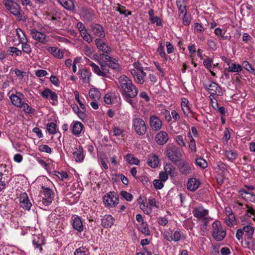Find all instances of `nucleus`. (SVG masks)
Wrapping results in <instances>:
<instances>
[{
	"label": "nucleus",
	"mask_w": 255,
	"mask_h": 255,
	"mask_svg": "<svg viewBox=\"0 0 255 255\" xmlns=\"http://www.w3.org/2000/svg\"><path fill=\"white\" fill-rule=\"evenodd\" d=\"M244 199L249 200L250 201H254L255 200V195L253 193H248L246 194V196H244Z\"/></svg>",
	"instance_id": "obj_62"
},
{
	"label": "nucleus",
	"mask_w": 255,
	"mask_h": 255,
	"mask_svg": "<svg viewBox=\"0 0 255 255\" xmlns=\"http://www.w3.org/2000/svg\"><path fill=\"white\" fill-rule=\"evenodd\" d=\"M103 202L106 207L111 208L116 207L119 203L118 194L115 192H110L103 196Z\"/></svg>",
	"instance_id": "obj_5"
},
{
	"label": "nucleus",
	"mask_w": 255,
	"mask_h": 255,
	"mask_svg": "<svg viewBox=\"0 0 255 255\" xmlns=\"http://www.w3.org/2000/svg\"><path fill=\"white\" fill-rule=\"evenodd\" d=\"M95 44L97 48L101 51L106 53L110 54L112 49L104 41L102 40V38H97L95 40Z\"/></svg>",
	"instance_id": "obj_14"
},
{
	"label": "nucleus",
	"mask_w": 255,
	"mask_h": 255,
	"mask_svg": "<svg viewBox=\"0 0 255 255\" xmlns=\"http://www.w3.org/2000/svg\"><path fill=\"white\" fill-rule=\"evenodd\" d=\"M207 44L209 47L213 50H215L217 49V45L216 42L213 40L209 39L208 40Z\"/></svg>",
	"instance_id": "obj_64"
},
{
	"label": "nucleus",
	"mask_w": 255,
	"mask_h": 255,
	"mask_svg": "<svg viewBox=\"0 0 255 255\" xmlns=\"http://www.w3.org/2000/svg\"><path fill=\"white\" fill-rule=\"evenodd\" d=\"M118 7L117 8V10L118 11L120 14H124L126 17L128 16L131 14V11L126 9V7L124 6L118 4Z\"/></svg>",
	"instance_id": "obj_40"
},
{
	"label": "nucleus",
	"mask_w": 255,
	"mask_h": 255,
	"mask_svg": "<svg viewBox=\"0 0 255 255\" xmlns=\"http://www.w3.org/2000/svg\"><path fill=\"white\" fill-rule=\"evenodd\" d=\"M88 61L89 62V65L92 68L93 71L96 74L103 77H108V74L110 72L109 69L107 68V64H105V62H102V61L100 60H98V63L100 66V67H99L89 60H88Z\"/></svg>",
	"instance_id": "obj_4"
},
{
	"label": "nucleus",
	"mask_w": 255,
	"mask_h": 255,
	"mask_svg": "<svg viewBox=\"0 0 255 255\" xmlns=\"http://www.w3.org/2000/svg\"><path fill=\"white\" fill-rule=\"evenodd\" d=\"M42 188L43 190L45 198L53 200L54 194L52 189L44 186H42Z\"/></svg>",
	"instance_id": "obj_35"
},
{
	"label": "nucleus",
	"mask_w": 255,
	"mask_h": 255,
	"mask_svg": "<svg viewBox=\"0 0 255 255\" xmlns=\"http://www.w3.org/2000/svg\"><path fill=\"white\" fill-rule=\"evenodd\" d=\"M193 214L196 218L203 219L207 215H208V211L203 209L202 207H199L193 210Z\"/></svg>",
	"instance_id": "obj_23"
},
{
	"label": "nucleus",
	"mask_w": 255,
	"mask_h": 255,
	"mask_svg": "<svg viewBox=\"0 0 255 255\" xmlns=\"http://www.w3.org/2000/svg\"><path fill=\"white\" fill-rule=\"evenodd\" d=\"M41 95L45 99H49L50 103L54 105L58 101L57 94L50 89L46 88L41 93Z\"/></svg>",
	"instance_id": "obj_8"
},
{
	"label": "nucleus",
	"mask_w": 255,
	"mask_h": 255,
	"mask_svg": "<svg viewBox=\"0 0 255 255\" xmlns=\"http://www.w3.org/2000/svg\"><path fill=\"white\" fill-rule=\"evenodd\" d=\"M47 129L50 134H54L56 133V125L53 122L49 123L47 125Z\"/></svg>",
	"instance_id": "obj_44"
},
{
	"label": "nucleus",
	"mask_w": 255,
	"mask_h": 255,
	"mask_svg": "<svg viewBox=\"0 0 255 255\" xmlns=\"http://www.w3.org/2000/svg\"><path fill=\"white\" fill-rule=\"evenodd\" d=\"M53 175L58 177L60 179L63 180L64 179L67 178L68 177V174L66 172H58L54 171Z\"/></svg>",
	"instance_id": "obj_50"
},
{
	"label": "nucleus",
	"mask_w": 255,
	"mask_h": 255,
	"mask_svg": "<svg viewBox=\"0 0 255 255\" xmlns=\"http://www.w3.org/2000/svg\"><path fill=\"white\" fill-rule=\"evenodd\" d=\"M180 172L185 175L189 174L191 171V166L186 161H181L178 166Z\"/></svg>",
	"instance_id": "obj_18"
},
{
	"label": "nucleus",
	"mask_w": 255,
	"mask_h": 255,
	"mask_svg": "<svg viewBox=\"0 0 255 255\" xmlns=\"http://www.w3.org/2000/svg\"><path fill=\"white\" fill-rule=\"evenodd\" d=\"M32 244L35 249L39 248L40 252L42 251V246L44 244L43 239L37 236L33 237Z\"/></svg>",
	"instance_id": "obj_29"
},
{
	"label": "nucleus",
	"mask_w": 255,
	"mask_h": 255,
	"mask_svg": "<svg viewBox=\"0 0 255 255\" xmlns=\"http://www.w3.org/2000/svg\"><path fill=\"white\" fill-rule=\"evenodd\" d=\"M168 139V134L165 131H161L159 132L155 137L156 142L160 145H162L166 143Z\"/></svg>",
	"instance_id": "obj_15"
},
{
	"label": "nucleus",
	"mask_w": 255,
	"mask_h": 255,
	"mask_svg": "<svg viewBox=\"0 0 255 255\" xmlns=\"http://www.w3.org/2000/svg\"><path fill=\"white\" fill-rule=\"evenodd\" d=\"M162 182L160 180H154L153 183L154 188L156 189H161L163 187V184Z\"/></svg>",
	"instance_id": "obj_56"
},
{
	"label": "nucleus",
	"mask_w": 255,
	"mask_h": 255,
	"mask_svg": "<svg viewBox=\"0 0 255 255\" xmlns=\"http://www.w3.org/2000/svg\"><path fill=\"white\" fill-rule=\"evenodd\" d=\"M21 97H23V95L19 92H16V95L12 94L9 96V99L14 106L17 107H20L22 105V99Z\"/></svg>",
	"instance_id": "obj_19"
},
{
	"label": "nucleus",
	"mask_w": 255,
	"mask_h": 255,
	"mask_svg": "<svg viewBox=\"0 0 255 255\" xmlns=\"http://www.w3.org/2000/svg\"><path fill=\"white\" fill-rule=\"evenodd\" d=\"M58 1L65 8L74 12H76L73 0H58Z\"/></svg>",
	"instance_id": "obj_22"
},
{
	"label": "nucleus",
	"mask_w": 255,
	"mask_h": 255,
	"mask_svg": "<svg viewBox=\"0 0 255 255\" xmlns=\"http://www.w3.org/2000/svg\"><path fill=\"white\" fill-rule=\"evenodd\" d=\"M10 55H13L14 53L16 56H21L22 54L21 51L17 48L15 47H10L7 50Z\"/></svg>",
	"instance_id": "obj_47"
},
{
	"label": "nucleus",
	"mask_w": 255,
	"mask_h": 255,
	"mask_svg": "<svg viewBox=\"0 0 255 255\" xmlns=\"http://www.w3.org/2000/svg\"><path fill=\"white\" fill-rule=\"evenodd\" d=\"M91 27L93 34L98 37V38H103L105 37V32L101 25L98 23H92Z\"/></svg>",
	"instance_id": "obj_11"
},
{
	"label": "nucleus",
	"mask_w": 255,
	"mask_h": 255,
	"mask_svg": "<svg viewBox=\"0 0 255 255\" xmlns=\"http://www.w3.org/2000/svg\"><path fill=\"white\" fill-rule=\"evenodd\" d=\"M172 241L174 242H178L180 241L181 238V234L180 233L176 231L174 232H172Z\"/></svg>",
	"instance_id": "obj_57"
},
{
	"label": "nucleus",
	"mask_w": 255,
	"mask_h": 255,
	"mask_svg": "<svg viewBox=\"0 0 255 255\" xmlns=\"http://www.w3.org/2000/svg\"><path fill=\"white\" fill-rule=\"evenodd\" d=\"M118 81V87L122 95L127 102L132 105L133 102L131 99L137 96V89L132 84L131 80L125 75L120 76Z\"/></svg>",
	"instance_id": "obj_1"
},
{
	"label": "nucleus",
	"mask_w": 255,
	"mask_h": 255,
	"mask_svg": "<svg viewBox=\"0 0 255 255\" xmlns=\"http://www.w3.org/2000/svg\"><path fill=\"white\" fill-rule=\"evenodd\" d=\"M75 160L77 162H81L84 160V155L83 153V149L82 146H79L75 148V151L73 153Z\"/></svg>",
	"instance_id": "obj_20"
},
{
	"label": "nucleus",
	"mask_w": 255,
	"mask_h": 255,
	"mask_svg": "<svg viewBox=\"0 0 255 255\" xmlns=\"http://www.w3.org/2000/svg\"><path fill=\"white\" fill-rule=\"evenodd\" d=\"M225 155L229 160L233 161L237 157L238 153L235 151L228 150L226 151Z\"/></svg>",
	"instance_id": "obj_39"
},
{
	"label": "nucleus",
	"mask_w": 255,
	"mask_h": 255,
	"mask_svg": "<svg viewBox=\"0 0 255 255\" xmlns=\"http://www.w3.org/2000/svg\"><path fill=\"white\" fill-rule=\"evenodd\" d=\"M102 225L105 228H108L112 227L114 223V219L110 215H105L101 219Z\"/></svg>",
	"instance_id": "obj_21"
},
{
	"label": "nucleus",
	"mask_w": 255,
	"mask_h": 255,
	"mask_svg": "<svg viewBox=\"0 0 255 255\" xmlns=\"http://www.w3.org/2000/svg\"><path fill=\"white\" fill-rule=\"evenodd\" d=\"M81 36L83 38L87 41L88 43H90L93 41V38L91 35L88 32L87 30H84L83 32L81 31L80 33Z\"/></svg>",
	"instance_id": "obj_41"
},
{
	"label": "nucleus",
	"mask_w": 255,
	"mask_h": 255,
	"mask_svg": "<svg viewBox=\"0 0 255 255\" xmlns=\"http://www.w3.org/2000/svg\"><path fill=\"white\" fill-rule=\"evenodd\" d=\"M243 70L242 66L240 64L233 63L228 68V71L229 72H239Z\"/></svg>",
	"instance_id": "obj_37"
},
{
	"label": "nucleus",
	"mask_w": 255,
	"mask_h": 255,
	"mask_svg": "<svg viewBox=\"0 0 255 255\" xmlns=\"http://www.w3.org/2000/svg\"><path fill=\"white\" fill-rule=\"evenodd\" d=\"M226 235V232L224 229H222L219 231L217 234L214 235V233H212V235L214 238L218 241H222L225 237Z\"/></svg>",
	"instance_id": "obj_34"
},
{
	"label": "nucleus",
	"mask_w": 255,
	"mask_h": 255,
	"mask_svg": "<svg viewBox=\"0 0 255 255\" xmlns=\"http://www.w3.org/2000/svg\"><path fill=\"white\" fill-rule=\"evenodd\" d=\"M150 20L152 23H156L157 26H162V23L160 17L158 16H154L150 19Z\"/></svg>",
	"instance_id": "obj_58"
},
{
	"label": "nucleus",
	"mask_w": 255,
	"mask_h": 255,
	"mask_svg": "<svg viewBox=\"0 0 255 255\" xmlns=\"http://www.w3.org/2000/svg\"><path fill=\"white\" fill-rule=\"evenodd\" d=\"M178 10L180 12L179 17H181V16H185V15H186L187 14V9L186 5H180L179 6Z\"/></svg>",
	"instance_id": "obj_60"
},
{
	"label": "nucleus",
	"mask_w": 255,
	"mask_h": 255,
	"mask_svg": "<svg viewBox=\"0 0 255 255\" xmlns=\"http://www.w3.org/2000/svg\"><path fill=\"white\" fill-rule=\"evenodd\" d=\"M30 34L32 38L39 42L45 44L48 41L46 36L44 33H41L35 29L30 30Z\"/></svg>",
	"instance_id": "obj_12"
},
{
	"label": "nucleus",
	"mask_w": 255,
	"mask_h": 255,
	"mask_svg": "<svg viewBox=\"0 0 255 255\" xmlns=\"http://www.w3.org/2000/svg\"><path fill=\"white\" fill-rule=\"evenodd\" d=\"M132 126L137 134L139 135H144L147 130L145 122L139 118H134L132 120Z\"/></svg>",
	"instance_id": "obj_6"
},
{
	"label": "nucleus",
	"mask_w": 255,
	"mask_h": 255,
	"mask_svg": "<svg viewBox=\"0 0 255 255\" xmlns=\"http://www.w3.org/2000/svg\"><path fill=\"white\" fill-rule=\"evenodd\" d=\"M186 139V137L185 135H177L175 139L177 141L178 144L180 145L181 147H185V139Z\"/></svg>",
	"instance_id": "obj_43"
},
{
	"label": "nucleus",
	"mask_w": 255,
	"mask_h": 255,
	"mask_svg": "<svg viewBox=\"0 0 255 255\" xmlns=\"http://www.w3.org/2000/svg\"><path fill=\"white\" fill-rule=\"evenodd\" d=\"M212 228H213V232L215 234H217L218 232H219V230L223 229L222 227L221 224L220 222L216 221H215L212 225Z\"/></svg>",
	"instance_id": "obj_45"
},
{
	"label": "nucleus",
	"mask_w": 255,
	"mask_h": 255,
	"mask_svg": "<svg viewBox=\"0 0 255 255\" xmlns=\"http://www.w3.org/2000/svg\"><path fill=\"white\" fill-rule=\"evenodd\" d=\"M80 15L83 17L85 20L90 21L94 19V12L92 9L83 6L80 8Z\"/></svg>",
	"instance_id": "obj_9"
},
{
	"label": "nucleus",
	"mask_w": 255,
	"mask_h": 255,
	"mask_svg": "<svg viewBox=\"0 0 255 255\" xmlns=\"http://www.w3.org/2000/svg\"><path fill=\"white\" fill-rule=\"evenodd\" d=\"M126 159L130 164L138 165L139 163V160L131 154H128L126 155Z\"/></svg>",
	"instance_id": "obj_38"
},
{
	"label": "nucleus",
	"mask_w": 255,
	"mask_h": 255,
	"mask_svg": "<svg viewBox=\"0 0 255 255\" xmlns=\"http://www.w3.org/2000/svg\"><path fill=\"white\" fill-rule=\"evenodd\" d=\"M149 125L153 130L158 131L162 128V122L158 117L152 115L149 118Z\"/></svg>",
	"instance_id": "obj_10"
},
{
	"label": "nucleus",
	"mask_w": 255,
	"mask_h": 255,
	"mask_svg": "<svg viewBox=\"0 0 255 255\" xmlns=\"http://www.w3.org/2000/svg\"><path fill=\"white\" fill-rule=\"evenodd\" d=\"M213 60L210 59H205L203 61V64L205 66V67L210 70L212 68V62Z\"/></svg>",
	"instance_id": "obj_63"
},
{
	"label": "nucleus",
	"mask_w": 255,
	"mask_h": 255,
	"mask_svg": "<svg viewBox=\"0 0 255 255\" xmlns=\"http://www.w3.org/2000/svg\"><path fill=\"white\" fill-rule=\"evenodd\" d=\"M83 52L86 56L91 57L93 54V49L86 45L84 47Z\"/></svg>",
	"instance_id": "obj_53"
},
{
	"label": "nucleus",
	"mask_w": 255,
	"mask_h": 255,
	"mask_svg": "<svg viewBox=\"0 0 255 255\" xmlns=\"http://www.w3.org/2000/svg\"><path fill=\"white\" fill-rule=\"evenodd\" d=\"M130 73L133 76L134 80L138 84H142L144 82V77L146 76V74L142 70V72L135 71V70H130Z\"/></svg>",
	"instance_id": "obj_16"
},
{
	"label": "nucleus",
	"mask_w": 255,
	"mask_h": 255,
	"mask_svg": "<svg viewBox=\"0 0 255 255\" xmlns=\"http://www.w3.org/2000/svg\"><path fill=\"white\" fill-rule=\"evenodd\" d=\"M164 169L165 172H166L167 174L169 175L171 177H173L175 176V167L171 163H166L164 167Z\"/></svg>",
	"instance_id": "obj_28"
},
{
	"label": "nucleus",
	"mask_w": 255,
	"mask_h": 255,
	"mask_svg": "<svg viewBox=\"0 0 255 255\" xmlns=\"http://www.w3.org/2000/svg\"><path fill=\"white\" fill-rule=\"evenodd\" d=\"M39 150L41 152H45L47 153H51L52 152V149L47 145H41L39 146Z\"/></svg>",
	"instance_id": "obj_54"
},
{
	"label": "nucleus",
	"mask_w": 255,
	"mask_h": 255,
	"mask_svg": "<svg viewBox=\"0 0 255 255\" xmlns=\"http://www.w3.org/2000/svg\"><path fill=\"white\" fill-rule=\"evenodd\" d=\"M87 250L84 247H80L77 249L74 255H86Z\"/></svg>",
	"instance_id": "obj_55"
},
{
	"label": "nucleus",
	"mask_w": 255,
	"mask_h": 255,
	"mask_svg": "<svg viewBox=\"0 0 255 255\" xmlns=\"http://www.w3.org/2000/svg\"><path fill=\"white\" fill-rule=\"evenodd\" d=\"M83 127V125L81 122H75L72 127V133L76 135H79L81 133Z\"/></svg>",
	"instance_id": "obj_31"
},
{
	"label": "nucleus",
	"mask_w": 255,
	"mask_h": 255,
	"mask_svg": "<svg viewBox=\"0 0 255 255\" xmlns=\"http://www.w3.org/2000/svg\"><path fill=\"white\" fill-rule=\"evenodd\" d=\"M110 68L114 70L116 72H120L121 70L120 65L119 64L118 60L114 58L108 64V68Z\"/></svg>",
	"instance_id": "obj_30"
},
{
	"label": "nucleus",
	"mask_w": 255,
	"mask_h": 255,
	"mask_svg": "<svg viewBox=\"0 0 255 255\" xmlns=\"http://www.w3.org/2000/svg\"><path fill=\"white\" fill-rule=\"evenodd\" d=\"M201 182L196 178H191L188 180L187 184V189L192 192L196 191L200 186Z\"/></svg>",
	"instance_id": "obj_17"
},
{
	"label": "nucleus",
	"mask_w": 255,
	"mask_h": 255,
	"mask_svg": "<svg viewBox=\"0 0 255 255\" xmlns=\"http://www.w3.org/2000/svg\"><path fill=\"white\" fill-rule=\"evenodd\" d=\"M242 65L245 69L251 73H254L255 71V69L253 68L252 65L248 61H245L243 62Z\"/></svg>",
	"instance_id": "obj_51"
},
{
	"label": "nucleus",
	"mask_w": 255,
	"mask_h": 255,
	"mask_svg": "<svg viewBox=\"0 0 255 255\" xmlns=\"http://www.w3.org/2000/svg\"><path fill=\"white\" fill-rule=\"evenodd\" d=\"M245 235L247 236V239L250 240L252 239L254 233V228L250 225L244 226L243 228Z\"/></svg>",
	"instance_id": "obj_25"
},
{
	"label": "nucleus",
	"mask_w": 255,
	"mask_h": 255,
	"mask_svg": "<svg viewBox=\"0 0 255 255\" xmlns=\"http://www.w3.org/2000/svg\"><path fill=\"white\" fill-rule=\"evenodd\" d=\"M73 228L77 230L79 232H81L83 230V226L81 219L77 217L75 218L72 223Z\"/></svg>",
	"instance_id": "obj_27"
},
{
	"label": "nucleus",
	"mask_w": 255,
	"mask_h": 255,
	"mask_svg": "<svg viewBox=\"0 0 255 255\" xmlns=\"http://www.w3.org/2000/svg\"><path fill=\"white\" fill-rule=\"evenodd\" d=\"M22 51L24 52L29 54L31 52V48L27 43L22 44Z\"/></svg>",
	"instance_id": "obj_59"
},
{
	"label": "nucleus",
	"mask_w": 255,
	"mask_h": 255,
	"mask_svg": "<svg viewBox=\"0 0 255 255\" xmlns=\"http://www.w3.org/2000/svg\"><path fill=\"white\" fill-rule=\"evenodd\" d=\"M80 78L84 82H88L90 77V73L87 69H82L79 71Z\"/></svg>",
	"instance_id": "obj_36"
},
{
	"label": "nucleus",
	"mask_w": 255,
	"mask_h": 255,
	"mask_svg": "<svg viewBox=\"0 0 255 255\" xmlns=\"http://www.w3.org/2000/svg\"><path fill=\"white\" fill-rule=\"evenodd\" d=\"M120 195L127 201H131L133 199L132 194L126 191H122L120 193Z\"/></svg>",
	"instance_id": "obj_48"
},
{
	"label": "nucleus",
	"mask_w": 255,
	"mask_h": 255,
	"mask_svg": "<svg viewBox=\"0 0 255 255\" xmlns=\"http://www.w3.org/2000/svg\"><path fill=\"white\" fill-rule=\"evenodd\" d=\"M133 66L134 69H131L130 70H135V71H137L138 72H140L141 73L142 72V70H143V67L139 62H135L133 64Z\"/></svg>",
	"instance_id": "obj_61"
},
{
	"label": "nucleus",
	"mask_w": 255,
	"mask_h": 255,
	"mask_svg": "<svg viewBox=\"0 0 255 255\" xmlns=\"http://www.w3.org/2000/svg\"><path fill=\"white\" fill-rule=\"evenodd\" d=\"M90 98L93 101H97L99 100L101 97V93L98 89L92 88L89 92Z\"/></svg>",
	"instance_id": "obj_26"
},
{
	"label": "nucleus",
	"mask_w": 255,
	"mask_h": 255,
	"mask_svg": "<svg viewBox=\"0 0 255 255\" xmlns=\"http://www.w3.org/2000/svg\"><path fill=\"white\" fill-rule=\"evenodd\" d=\"M21 106L20 108H22L25 112L28 114H32L34 112V110L30 107L27 104L22 102Z\"/></svg>",
	"instance_id": "obj_49"
},
{
	"label": "nucleus",
	"mask_w": 255,
	"mask_h": 255,
	"mask_svg": "<svg viewBox=\"0 0 255 255\" xmlns=\"http://www.w3.org/2000/svg\"><path fill=\"white\" fill-rule=\"evenodd\" d=\"M188 137L190 138V141L188 143L189 147L191 150V152L193 153H195L197 151L195 139L191 135V133L190 132H188Z\"/></svg>",
	"instance_id": "obj_33"
},
{
	"label": "nucleus",
	"mask_w": 255,
	"mask_h": 255,
	"mask_svg": "<svg viewBox=\"0 0 255 255\" xmlns=\"http://www.w3.org/2000/svg\"><path fill=\"white\" fill-rule=\"evenodd\" d=\"M100 59L103 60L104 61H102V62H105V64H107V66L108 67V63H110L111 60H112L113 57L108 54L103 53L100 54Z\"/></svg>",
	"instance_id": "obj_46"
},
{
	"label": "nucleus",
	"mask_w": 255,
	"mask_h": 255,
	"mask_svg": "<svg viewBox=\"0 0 255 255\" xmlns=\"http://www.w3.org/2000/svg\"><path fill=\"white\" fill-rule=\"evenodd\" d=\"M204 87L210 94V96H214V95L221 96L223 94V92L221 87L216 82L212 81H209L208 83H205Z\"/></svg>",
	"instance_id": "obj_7"
},
{
	"label": "nucleus",
	"mask_w": 255,
	"mask_h": 255,
	"mask_svg": "<svg viewBox=\"0 0 255 255\" xmlns=\"http://www.w3.org/2000/svg\"><path fill=\"white\" fill-rule=\"evenodd\" d=\"M19 201L20 206L21 208L26 211L30 210L32 204L28 199V197L26 193L21 194Z\"/></svg>",
	"instance_id": "obj_13"
},
{
	"label": "nucleus",
	"mask_w": 255,
	"mask_h": 255,
	"mask_svg": "<svg viewBox=\"0 0 255 255\" xmlns=\"http://www.w3.org/2000/svg\"><path fill=\"white\" fill-rule=\"evenodd\" d=\"M159 164V160L157 156L152 155L148 159V164L151 167H156Z\"/></svg>",
	"instance_id": "obj_32"
},
{
	"label": "nucleus",
	"mask_w": 255,
	"mask_h": 255,
	"mask_svg": "<svg viewBox=\"0 0 255 255\" xmlns=\"http://www.w3.org/2000/svg\"><path fill=\"white\" fill-rule=\"evenodd\" d=\"M47 50L56 58L62 59L63 57V53L57 47H49L47 48Z\"/></svg>",
	"instance_id": "obj_24"
},
{
	"label": "nucleus",
	"mask_w": 255,
	"mask_h": 255,
	"mask_svg": "<svg viewBox=\"0 0 255 255\" xmlns=\"http://www.w3.org/2000/svg\"><path fill=\"white\" fill-rule=\"evenodd\" d=\"M195 162L197 165L203 169L206 168L208 166L207 161L201 157L197 158Z\"/></svg>",
	"instance_id": "obj_42"
},
{
	"label": "nucleus",
	"mask_w": 255,
	"mask_h": 255,
	"mask_svg": "<svg viewBox=\"0 0 255 255\" xmlns=\"http://www.w3.org/2000/svg\"><path fill=\"white\" fill-rule=\"evenodd\" d=\"M141 232L146 236L150 235V231L148 229L147 224L146 223H142V227H140Z\"/></svg>",
	"instance_id": "obj_52"
},
{
	"label": "nucleus",
	"mask_w": 255,
	"mask_h": 255,
	"mask_svg": "<svg viewBox=\"0 0 255 255\" xmlns=\"http://www.w3.org/2000/svg\"><path fill=\"white\" fill-rule=\"evenodd\" d=\"M3 3L11 14L16 16L19 20L22 19L24 12L21 10L19 4L11 0H4Z\"/></svg>",
	"instance_id": "obj_3"
},
{
	"label": "nucleus",
	"mask_w": 255,
	"mask_h": 255,
	"mask_svg": "<svg viewBox=\"0 0 255 255\" xmlns=\"http://www.w3.org/2000/svg\"><path fill=\"white\" fill-rule=\"evenodd\" d=\"M165 152L168 159L174 163L179 161L182 156L179 149L171 144L167 146Z\"/></svg>",
	"instance_id": "obj_2"
}]
</instances>
